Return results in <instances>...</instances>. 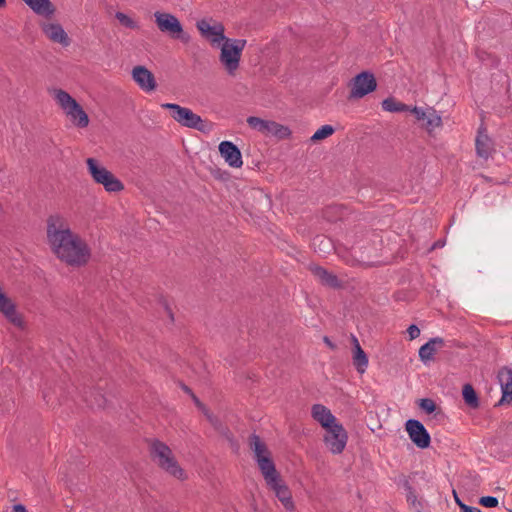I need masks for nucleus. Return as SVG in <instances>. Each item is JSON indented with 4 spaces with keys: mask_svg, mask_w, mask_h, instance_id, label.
<instances>
[{
    "mask_svg": "<svg viewBox=\"0 0 512 512\" xmlns=\"http://www.w3.org/2000/svg\"><path fill=\"white\" fill-rule=\"evenodd\" d=\"M47 240L53 253L67 265L81 267L88 263L91 250L87 243L56 214L47 219Z\"/></svg>",
    "mask_w": 512,
    "mask_h": 512,
    "instance_id": "1",
    "label": "nucleus"
},
{
    "mask_svg": "<svg viewBox=\"0 0 512 512\" xmlns=\"http://www.w3.org/2000/svg\"><path fill=\"white\" fill-rule=\"evenodd\" d=\"M161 107L169 110L171 117L181 126L198 130L204 134H209L213 130L212 122L202 119L189 108L175 103H163Z\"/></svg>",
    "mask_w": 512,
    "mask_h": 512,
    "instance_id": "2",
    "label": "nucleus"
},
{
    "mask_svg": "<svg viewBox=\"0 0 512 512\" xmlns=\"http://www.w3.org/2000/svg\"><path fill=\"white\" fill-rule=\"evenodd\" d=\"M150 456L161 469L178 479H184V470L179 466L171 449L164 442L157 439L152 440Z\"/></svg>",
    "mask_w": 512,
    "mask_h": 512,
    "instance_id": "3",
    "label": "nucleus"
},
{
    "mask_svg": "<svg viewBox=\"0 0 512 512\" xmlns=\"http://www.w3.org/2000/svg\"><path fill=\"white\" fill-rule=\"evenodd\" d=\"M245 39H226L221 46L219 60L231 76L239 68L242 52L246 46Z\"/></svg>",
    "mask_w": 512,
    "mask_h": 512,
    "instance_id": "4",
    "label": "nucleus"
},
{
    "mask_svg": "<svg viewBox=\"0 0 512 512\" xmlns=\"http://www.w3.org/2000/svg\"><path fill=\"white\" fill-rule=\"evenodd\" d=\"M55 99L60 107L70 117L72 123L79 127L85 128L89 124V117L83 110L81 105L70 96L69 93L62 89L55 90Z\"/></svg>",
    "mask_w": 512,
    "mask_h": 512,
    "instance_id": "5",
    "label": "nucleus"
},
{
    "mask_svg": "<svg viewBox=\"0 0 512 512\" xmlns=\"http://www.w3.org/2000/svg\"><path fill=\"white\" fill-rule=\"evenodd\" d=\"M87 169L92 179L103 185L107 192H120L124 189L123 183L112 172L101 166L94 158H87Z\"/></svg>",
    "mask_w": 512,
    "mask_h": 512,
    "instance_id": "6",
    "label": "nucleus"
},
{
    "mask_svg": "<svg viewBox=\"0 0 512 512\" xmlns=\"http://www.w3.org/2000/svg\"><path fill=\"white\" fill-rule=\"evenodd\" d=\"M154 17L155 23L161 32L166 33L171 38L180 40L185 44L190 41V35L183 30V26L176 16L170 13L157 11L154 13Z\"/></svg>",
    "mask_w": 512,
    "mask_h": 512,
    "instance_id": "7",
    "label": "nucleus"
},
{
    "mask_svg": "<svg viewBox=\"0 0 512 512\" xmlns=\"http://www.w3.org/2000/svg\"><path fill=\"white\" fill-rule=\"evenodd\" d=\"M349 87L348 99H360L376 90L377 81L372 72L362 71L351 79Z\"/></svg>",
    "mask_w": 512,
    "mask_h": 512,
    "instance_id": "8",
    "label": "nucleus"
},
{
    "mask_svg": "<svg viewBox=\"0 0 512 512\" xmlns=\"http://www.w3.org/2000/svg\"><path fill=\"white\" fill-rule=\"evenodd\" d=\"M324 442L333 454H340L344 450L348 435L342 424L337 423L325 429Z\"/></svg>",
    "mask_w": 512,
    "mask_h": 512,
    "instance_id": "9",
    "label": "nucleus"
},
{
    "mask_svg": "<svg viewBox=\"0 0 512 512\" xmlns=\"http://www.w3.org/2000/svg\"><path fill=\"white\" fill-rule=\"evenodd\" d=\"M405 429L412 443L420 449L430 446L431 437L425 426L416 419H409L405 423Z\"/></svg>",
    "mask_w": 512,
    "mask_h": 512,
    "instance_id": "10",
    "label": "nucleus"
},
{
    "mask_svg": "<svg viewBox=\"0 0 512 512\" xmlns=\"http://www.w3.org/2000/svg\"><path fill=\"white\" fill-rule=\"evenodd\" d=\"M196 27L200 31L201 35L210 40L212 44L225 42V40L228 39L224 35L225 28L221 23H217L212 26L207 20L201 19L197 21Z\"/></svg>",
    "mask_w": 512,
    "mask_h": 512,
    "instance_id": "11",
    "label": "nucleus"
},
{
    "mask_svg": "<svg viewBox=\"0 0 512 512\" xmlns=\"http://www.w3.org/2000/svg\"><path fill=\"white\" fill-rule=\"evenodd\" d=\"M132 78L146 92L154 91L157 87L153 73L145 66H135L132 70Z\"/></svg>",
    "mask_w": 512,
    "mask_h": 512,
    "instance_id": "12",
    "label": "nucleus"
},
{
    "mask_svg": "<svg viewBox=\"0 0 512 512\" xmlns=\"http://www.w3.org/2000/svg\"><path fill=\"white\" fill-rule=\"evenodd\" d=\"M475 147L477 156L485 160L495 152L493 141L488 136L487 130L483 124L478 128Z\"/></svg>",
    "mask_w": 512,
    "mask_h": 512,
    "instance_id": "13",
    "label": "nucleus"
},
{
    "mask_svg": "<svg viewBox=\"0 0 512 512\" xmlns=\"http://www.w3.org/2000/svg\"><path fill=\"white\" fill-rule=\"evenodd\" d=\"M267 486L274 491L275 496L282 503L286 510L292 511L295 506L292 500V493L289 487L284 483L281 476L275 479V482H270Z\"/></svg>",
    "mask_w": 512,
    "mask_h": 512,
    "instance_id": "14",
    "label": "nucleus"
},
{
    "mask_svg": "<svg viewBox=\"0 0 512 512\" xmlns=\"http://www.w3.org/2000/svg\"><path fill=\"white\" fill-rule=\"evenodd\" d=\"M218 148L220 155L229 164V166L234 168H240L242 166L243 161L241 151L233 142L222 141Z\"/></svg>",
    "mask_w": 512,
    "mask_h": 512,
    "instance_id": "15",
    "label": "nucleus"
},
{
    "mask_svg": "<svg viewBox=\"0 0 512 512\" xmlns=\"http://www.w3.org/2000/svg\"><path fill=\"white\" fill-rule=\"evenodd\" d=\"M310 271L323 286L332 289L342 288V282L339 280L337 275L329 272L327 269L318 265H311Z\"/></svg>",
    "mask_w": 512,
    "mask_h": 512,
    "instance_id": "16",
    "label": "nucleus"
},
{
    "mask_svg": "<svg viewBox=\"0 0 512 512\" xmlns=\"http://www.w3.org/2000/svg\"><path fill=\"white\" fill-rule=\"evenodd\" d=\"M42 30L51 41L60 43L64 47L70 45L71 40L60 24L47 23L42 26Z\"/></svg>",
    "mask_w": 512,
    "mask_h": 512,
    "instance_id": "17",
    "label": "nucleus"
},
{
    "mask_svg": "<svg viewBox=\"0 0 512 512\" xmlns=\"http://www.w3.org/2000/svg\"><path fill=\"white\" fill-rule=\"evenodd\" d=\"M502 397L497 403V406L510 404L512 402V369H503L498 375Z\"/></svg>",
    "mask_w": 512,
    "mask_h": 512,
    "instance_id": "18",
    "label": "nucleus"
},
{
    "mask_svg": "<svg viewBox=\"0 0 512 512\" xmlns=\"http://www.w3.org/2000/svg\"><path fill=\"white\" fill-rule=\"evenodd\" d=\"M311 415L324 429L338 423L331 411L322 404H314L311 408Z\"/></svg>",
    "mask_w": 512,
    "mask_h": 512,
    "instance_id": "19",
    "label": "nucleus"
},
{
    "mask_svg": "<svg viewBox=\"0 0 512 512\" xmlns=\"http://www.w3.org/2000/svg\"><path fill=\"white\" fill-rule=\"evenodd\" d=\"M0 311L4 314L9 322L17 327L22 326L23 321L16 312L15 304L5 293L0 295Z\"/></svg>",
    "mask_w": 512,
    "mask_h": 512,
    "instance_id": "20",
    "label": "nucleus"
},
{
    "mask_svg": "<svg viewBox=\"0 0 512 512\" xmlns=\"http://www.w3.org/2000/svg\"><path fill=\"white\" fill-rule=\"evenodd\" d=\"M255 461L258 464V467L266 481V484L270 482H275V479L280 477V474L276 470V466L270 453L256 459Z\"/></svg>",
    "mask_w": 512,
    "mask_h": 512,
    "instance_id": "21",
    "label": "nucleus"
},
{
    "mask_svg": "<svg viewBox=\"0 0 512 512\" xmlns=\"http://www.w3.org/2000/svg\"><path fill=\"white\" fill-rule=\"evenodd\" d=\"M445 341L441 337L431 338L419 349V358L422 362L427 363L434 359V355L439 348H442Z\"/></svg>",
    "mask_w": 512,
    "mask_h": 512,
    "instance_id": "22",
    "label": "nucleus"
},
{
    "mask_svg": "<svg viewBox=\"0 0 512 512\" xmlns=\"http://www.w3.org/2000/svg\"><path fill=\"white\" fill-rule=\"evenodd\" d=\"M102 387L98 385V388L95 390H89L85 391L83 398L84 401L91 407V408H99L104 409L107 407L108 399L105 395H103L100 390Z\"/></svg>",
    "mask_w": 512,
    "mask_h": 512,
    "instance_id": "23",
    "label": "nucleus"
},
{
    "mask_svg": "<svg viewBox=\"0 0 512 512\" xmlns=\"http://www.w3.org/2000/svg\"><path fill=\"white\" fill-rule=\"evenodd\" d=\"M353 364L359 373H364L368 366V356L365 351L361 348L356 337L353 336Z\"/></svg>",
    "mask_w": 512,
    "mask_h": 512,
    "instance_id": "24",
    "label": "nucleus"
},
{
    "mask_svg": "<svg viewBox=\"0 0 512 512\" xmlns=\"http://www.w3.org/2000/svg\"><path fill=\"white\" fill-rule=\"evenodd\" d=\"M35 13L50 16L55 8L50 0H23Z\"/></svg>",
    "mask_w": 512,
    "mask_h": 512,
    "instance_id": "25",
    "label": "nucleus"
},
{
    "mask_svg": "<svg viewBox=\"0 0 512 512\" xmlns=\"http://www.w3.org/2000/svg\"><path fill=\"white\" fill-rule=\"evenodd\" d=\"M248 442L250 449L254 453L255 460L270 453L267 448V445L261 440V438L257 434H251L249 436Z\"/></svg>",
    "mask_w": 512,
    "mask_h": 512,
    "instance_id": "26",
    "label": "nucleus"
},
{
    "mask_svg": "<svg viewBox=\"0 0 512 512\" xmlns=\"http://www.w3.org/2000/svg\"><path fill=\"white\" fill-rule=\"evenodd\" d=\"M462 396L465 404L472 409H477L480 406V401L474 387L467 383L462 388Z\"/></svg>",
    "mask_w": 512,
    "mask_h": 512,
    "instance_id": "27",
    "label": "nucleus"
},
{
    "mask_svg": "<svg viewBox=\"0 0 512 512\" xmlns=\"http://www.w3.org/2000/svg\"><path fill=\"white\" fill-rule=\"evenodd\" d=\"M382 109L387 112H405L410 110V107L402 102L397 101L394 97H388L381 103Z\"/></svg>",
    "mask_w": 512,
    "mask_h": 512,
    "instance_id": "28",
    "label": "nucleus"
},
{
    "mask_svg": "<svg viewBox=\"0 0 512 512\" xmlns=\"http://www.w3.org/2000/svg\"><path fill=\"white\" fill-rule=\"evenodd\" d=\"M268 134H271L279 139H288L290 138L292 131L288 126H284L275 121H270Z\"/></svg>",
    "mask_w": 512,
    "mask_h": 512,
    "instance_id": "29",
    "label": "nucleus"
},
{
    "mask_svg": "<svg viewBox=\"0 0 512 512\" xmlns=\"http://www.w3.org/2000/svg\"><path fill=\"white\" fill-rule=\"evenodd\" d=\"M441 125V117L437 114L435 109L429 108L428 114L423 123V127L427 130V132L431 133L436 127H440Z\"/></svg>",
    "mask_w": 512,
    "mask_h": 512,
    "instance_id": "30",
    "label": "nucleus"
},
{
    "mask_svg": "<svg viewBox=\"0 0 512 512\" xmlns=\"http://www.w3.org/2000/svg\"><path fill=\"white\" fill-rule=\"evenodd\" d=\"M247 123L251 128H253L259 132H262V133H267L268 129H269L270 121L263 120L256 116H250L247 118Z\"/></svg>",
    "mask_w": 512,
    "mask_h": 512,
    "instance_id": "31",
    "label": "nucleus"
},
{
    "mask_svg": "<svg viewBox=\"0 0 512 512\" xmlns=\"http://www.w3.org/2000/svg\"><path fill=\"white\" fill-rule=\"evenodd\" d=\"M335 129L331 125H323L321 126L310 138L312 142H318L320 140L326 139L334 133Z\"/></svg>",
    "mask_w": 512,
    "mask_h": 512,
    "instance_id": "32",
    "label": "nucleus"
},
{
    "mask_svg": "<svg viewBox=\"0 0 512 512\" xmlns=\"http://www.w3.org/2000/svg\"><path fill=\"white\" fill-rule=\"evenodd\" d=\"M419 408L427 414H432L436 411L437 405L430 398H422L419 400Z\"/></svg>",
    "mask_w": 512,
    "mask_h": 512,
    "instance_id": "33",
    "label": "nucleus"
},
{
    "mask_svg": "<svg viewBox=\"0 0 512 512\" xmlns=\"http://www.w3.org/2000/svg\"><path fill=\"white\" fill-rule=\"evenodd\" d=\"M403 486H404L405 490L407 491V495H406L407 502L410 503L412 506H416V504L420 505V503L417 501V496L415 494V490L410 485L409 480L407 478H404Z\"/></svg>",
    "mask_w": 512,
    "mask_h": 512,
    "instance_id": "34",
    "label": "nucleus"
},
{
    "mask_svg": "<svg viewBox=\"0 0 512 512\" xmlns=\"http://www.w3.org/2000/svg\"><path fill=\"white\" fill-rule=\"evenodd\" d=\"M115 17L119 20V22L127 27V28H130V29H136L138 28V24L137 22H135L132 18H130L128 15L122 13V12H117L115 14Z\"/></svg>",
    "mask_w": 512,
    "mask_h": 512,
    "instance_id": "35",
    "label": "nucleus"
},
{
    "mask_svg": "<svg viewBox=\"0 0 512 512\" xmlns=\"http://www.w3.org/2000/svg\"><path fill=\"white\" fill-rule=\"evenodd\" d=\"M218 431L229 441V443L233 448H235V450H238V442L236 441L233 433L229 430V428H227L226 426H221V428Z\"/></svg>",
    "mask_w": 512,
    "mask_h": 512,
    "instance_id": "36",
    "label": "nucleus"
},
{
    "mask_svg": "<svg viewBox=\"0 0 512 512\" xmlns=\"http://www.w3.org/2000/svg\"><path fill=\"white\" fill-rule=\"evenodd\" d=\"M498 503H499L498 499L496 497H493V496H482L479 499V504L484 506V507H487V508L497 507Z\"/></svg>",
    "mask_w": 512,
    "mask_h": 512,
    "instance_id": "37",
    "label": "nucleus"
},
{
    "mask_svg": "<svg viewBox=\"0 0 512 512\" xmlns=\"http://www.w3.org/2000/svg\"><path fill=\"white\" fill-rule=\"evenodd\" d=\"M411 113H413L415 115V118L419 121H425L426 119V116L428 114V109L425 111L423 110L422 108H418V107H413V108H410L409 110Z\"/></svg>",
    "mask_w": 512,
    "mask_h": 512,
    "instance_id": "38",
    "label": "nucleus"
},
{
    "mask_svg": "<svg viewBox=\"0 0 512 512\" xmlns=\"http://www.w3.org/2000/svg\"><path fill=\"white\" fill-rule=\"evenodd\" d=\"M503 441L505 442L506 445L512 446V423H509L506 426L504 430Z\"/></svg>",
    "mask_w": 512,
    "mask_h": 512,
    "instance_id": "39",
    "label": "nucleus"
},
{
    "mask_svg": "<svg viewBox=\"0 0 512 512\" xmlns=\"http://www.w3.org/2000/svg\"><path fill=\"white\" fill-rule=\"evenodd\" d=\"M407 332L409 334L410 340H414V339H416L420 335V329L415 324H411L408 327Z\"/></svg>",
    "mask_w": 512,
    "mask_h": 512,
    "instance_id": "40",
    "label": "nucleus"
},
{
    "mask_svg": "<svg viewBox=\"0 0 512 512\" xmlns=\"http://www.w3.org/2000/svg\"><path fill=\"white\" fill-rule=\"evenodd\" d=\"M317 243H319V246L324 244V247L327 249L331 246L330 240H326L325 238H322L320 236H317L314 238L313 245L316 246Z\"/></svg>",
    "mask_w": 512,
    "mask_h": 512,
    "instance_id": "41",
    "label": "nucleus"
},
{
    "mask_svg": "<svg viewBox=\"0 0 512 512\" xmlns=\"http://www.w3.org/2000/svg\"><path fill=\"white\" fill-rule=\"evenodd\" d=\"M205 415L208 417L209 421L211 422V424L217 429L219 430L221 428V426H223L220 421L218 420V418L214 417L213 415L209 414L208 411L205 412Z\"/></svg>",
    "mask_w": 512,
    "mask_h": 512,
    "instance_id": "42",
    "label": "nucleus"
},
{
    "mask_svg": "<svg viewBox=\"0 0 512 512\" xmlns=\"http://www.w3.org/2000/svg\"><path fill=\"white\" fill-rule=\"evenodd\" d=\"M191 397L198 408L204 411V413L207 412L205 405L199 400V398L195 394H192Z\"/></svg>",
    "mask_w": 512,
    "mask_h": 512,
    "instance_id": "43",
    "label": "nucleus"
},
{
    "mask_svg": "<svg viewBox=\"0 0 512 512\" xmlns=\"http://www.w3.org/2000/svg\"><path fill=\"white\" fill-rule=\"evenodd\" d=\"M461 512H482L479 508L469 506V505H461Z\"/></svg>",
    "mask_w": 512,
    "mask_h": 512,
    "instance_id": "44",
    "label": "nucleus"
},
{
    "mask_svg": "<svg viewBox=\"0 0 512 512\" xmlns=\"http://www.w3.org/2000/svg\"><path fill=\"white\" fill-rule=\"evenodd\" d=\"M12 512H27V509L22 504H15L13 506V511Z\"/></svg>",
    "mask_w": 512,
    "mask_h": 512,
    "instance_id": "45",
    "label": "nucleus"
},
{
    "mask_svg": "<svg viewBox=\"0 0 512 512\" xmlns=\"http://www.w3.org/2000/svg\"><path fill=\"white\" fill-rule=\"evenodd\" d=\"M323 341L330 349H336V345L329 339L328 336H324Z\"/></svg>",
    "mask_w": 512,
    "mask_h": 512,
    "instance_id": "46",
    "label": "nucleus"
},
{
    "mask_svg": "<svg viewBox=\"0 0 512 512\" xmlns=\"http://www.w3.org/2000/svg\"><path fill=\"white\" fill-rule=\"evenodd\" d=\"M444 244H445V241H443V240H438V241H436V242L432 245L431 249L433 250V249H436V248L443 247V246H444Z\"/></svg>",
    "mask_w": 512,
    "mask_h": 512,
    "instance_id": "47",
    "label": "nucleus"
},
{
    "mask_svg": "<svg viewBox=\"0 0 512 512\" xmlns=\"http://www.w3.org/2000/svg\"><path fill=\"white\" fill-rule=\"evenodd\" d=\"M454 497H455V502L456 504L459 506V508L461 509V505H466L465 503H463L457 496L456 492L454 491Z\"/></svg>",
    "mask_w": 512,
    "mask_h": 512,
    "instance_id": "48",
    "label": "nucleus"
},
{
    "mask_svg": "<svg viewBox=\"0 0 512 512\" xmlns=\"http://www.w3.org/2000/svg\"><path fill=\"white\" fill-rule=\"evenodd\" d=\"M182 389H183L187 394H189L190 396H191L192 394H194V393L192 392V390H191L188 386H186L185 384H182Z\"/></svg>",
    "mask_w": 512,
    "mask_h": 512,
    "instance_id": "49",
    "label": "nucleus"
},
{
    "mask_svg": "<svg viewBox=\"0 0 512 512\" xmlns=\"http://www.w3.org/2000/svg\"><path fill=\"white\" fill-rule=\"evenodd\" d=\"M165 309H166V311H167L168 316H169V317H170V319L173 321V320H174V317H173L172 310L168 307V305H165Z\"/></svg>",
    "mask_w": 512,
    "mask_h": 512,
    "instance_id": "50",
    "label": "nucleus"
},
{
    "mask_svg": "<svg viewBox=\"0 0 512 512\" xmlns=\"http://www.w3.org/2000/svg\"><path fill=\"white\" fill-rule=\"evenodd\" d=\"M6 6V0H0V8H3Z\"/></svg>",
    "mask_w": 512,
    "mask_h": 512,
    "instance_id": "51",
    "label": "nucleus"
}]
</instances>
